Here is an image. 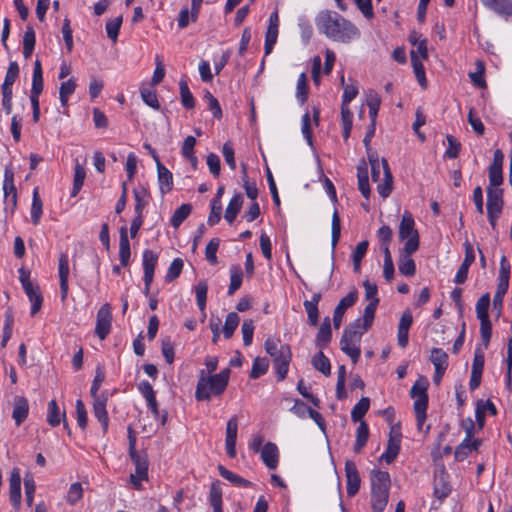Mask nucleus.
I'll list each match as a JSON object with an SVG mask.
<instances>
[{
    "label": "nucleus",
    "instance_id": "1",
    "mask_svg": "<svg viewBox=\"0 0 512 512\" xmlns=\"http://www.w3.org/2000/svg\"><path fill=\"white\" fill-rule=\"evenodd\" d=\"M315 25L320 33L336 42L348 43L359 36L357 27L334 11H320Z\"/></svg>",
    "mask_w": 512,
    "mask_h": 512
},
{
    "label": "nucleus",
    "instance_id": "2",
    "mask_svg": "<svg viewBox=\"0 0 512 512\" xmlns=\"http://www.w3.org/2000/svg\"><path fill=\"white\" fill-rule=\"evenodd\" d=\"M264 348L267 354L272 358L278 380L283 381L287 376L289 364L292 359L290 346L281 343L279 339L268 337L265 340Z\"/></svg>",
    "mask_w": 512,
    "mask_h": 512
},
{
    "label": "nucleus",
    "instance_id": "3",
    "mask_svg": "<svg viewBox=\"0 0 512 512\" xmlns=\"http://www.w3.org/2000/svg\"><path fill=\"white\" fill-rule=\"evenodd\" d=\"M230 373V369L226 368L212 376H201L196 386V399L209 400L212 395H221L228 385Z\"/></svg>",
    "mask_w": 512,
    "mask_h": 512
},
{
    "label": "nucleus",
    "instance_id": "4",
    "mask_svg": "<svg viewBox=\"0 0 512 512\" xmlns=\"http://www.w3.org/2000/svg\"><path fill=\"white\" fill-rule=\"evenodd\" d=\"M390 476L386 471L371 472V507L373 512H383L389 497Z\"/></svg>",
    "mask_w": 512,
    "mask_h": 512
},
{
    "label": "nucleus",
    "instance_id": "5",
    "mask_svg": "<svg viewBox=\"0 0 512 512\" xmlns=\"http://www.w3.org/2000/svg\"><path fill=\"white\" fill-rule=\"evenodd\" d=\"M428 381L425 377H420L412 386L410 395L415 399L414 411L418 429H421L426 420V410L428 407Z\"/></svg>",
    "mask_w": 512,
    "mask_h": 512
},
{
    "label": "nucleus",
    "instance_id": "6",
    "mask_svg": "<svg viewBox=\"0 0 512 512\" xmlns=\"http://www.w3.org/2000/svg\"><path fill=\"white\" fill-rule=\"evenodd\" d=\"M414 225L412 215L404 212L399 225V239L405 241L403 249L407 253H415L419 248V234Z\"/></svg>",
    "mask_w": 512,
    "mask_h": 512
},
{
    "label": "nucleus",
    "instance_id": "7",
    "mask_svg": "<svg viewBox=\"0 0 512 512\" xmlns=\"http://www.w3.org/2000/svg\"><path fill=\"white\" fill-rule=\"evenodd\" d=\"M372 180L377 182V191L382 198H387L392 191L393 177L385 158L380 164L371 166Z\"/></svg>",
    "mask_w": 512,
    "mask_h": 512
},
{
    "label": "nucleus",
    "instance_id": "8",
    "mask_svg": "<svg viewBox=\"0 0 512 512\" xmlns=\"http://www.w3.org/2000/svg\"><path fill=\"white\" fill-rule=\"evenodd\" d=\"M364 332L355 329H346L340 340L341 350L347 354L353 363H356L360 357V339Z\"/></svg>",
    "mask_w": 512,
    "mask_h": 512
},
{
    "label": "nucleus",
    "instance_id": "9",
    "mask_svg": "<svg viewBox=\"0 0 512 512\" xmlns=\"http://www.w3.org/2000/svg\"><path fill=\"white\" fill-rule=\"evenodd\" d=\"M503 191L500 188H487V215L493 230H496V222L503 209Z\"/></svg>",
    "mask_w": 512,
    "mask_h": 512
},
{
    "label": "nucleus",
    "instance_id": "10",
    "mask_svg": "<svg viewBox=\"0 0 512 512\" xmlns=\"http://www.w3.org/2000/svg\"><path fill=\"white\" fill-rule=\"evenodd\" d=\"M134 466L135 472L130 475L129 481L136 490L143 488L142 482L148 481V459L146 454L139 452L129 454Z\"/></svg>",
    "mask_w": 512,
    "mask_h": 512
},
{
    "label": "nucleus",
    "instance_id": "11",
    "mask_svg": "<svg viewBox=\"0 0 512 512\" xmlns=\"http://www.w3.org/2000/svg\"><path fill=\"white\" fill-rule=\"evenodd\" d=\"M112 324V313L110 304H103L97 312L95 333L104 340L110 333Z\"/></svg>",
    "mask_w": 512,
    "mask_h": 512
},
{
    "label": "nucleus",
    "instance_id": "12",
    "mask_svg": "<svg viewBox=\"0 0 512 512\" xmlns=\"http://www.w3.org/2000/svg\"><path fill=\"white\" fill-rule=\"evenodd\" d=\"M153 159L156 162L159 190H160L161 194L164 195V194L170 192L173 188V175L161 163L156 152H153Z\"/></svg>",
    "mask_w": 512,
    "mask_h": 512
},
{
    "label": "nucleus",
    "instance_id": "13",
    "mask_svg": "<svg viewBox=\"0 0 512 512\" xmlns=\"http://www.w3.org/2000/svg\"><path fill=\"white\" fill-rule=\"evenodd\" d=\"M238 433V418L232 416L226 424L225 447L227 455L231 458L236 456V440Z\"/></svg>",
    "mask_w": 512,
    "mask_h": 512
},
{
    "label": "nucleus",
    "instance_id": "14",
    "mask_svg": "<svg viewBox=\"0 0 512 512\" xmlns=\"http://www.w3.org/2000/svg\"><path fill=\"white\" fill-rule=\"evenodd\" d=\"M345 473L347 481V494L349 497H353L359 491L361 482L357 467L354 462L346 461Z\"/></svg>",
    "mask_w": 512,
    "mask_h": 512
},
{
    "label": "nucleus",
    "instance_id": "15",
    "mask_svg": "<svg viewBox=\"0 0 512 512\" xmlns=\"http://www.w3.org/2000/svg\"><path fill=\"white\" fill-rule=\"evenodd\" d=\"M465 258L461 266L459 267L454 281L457 284H462L466 281L468 275V269L475 260V252L471 243L465 242Z\"/></svg>",
    "mask_w": 512,
    "mask_h": 512
},
{
    "label": "nucleus",
    "instance_id": "16",
    "mask_svg": "<svg viewBox=\"0 0 512 512\" xmlns=\"http://www.w3.org/2000/svg\"><path fill=\"white\" fill-rule=\"evenodd\" d=\"M357 300V291L353 290L343 297L336 306L333 314V322L336 329L341 325L345 311L351 307Z\"/></svg>",
    "mask_w": 512,
    "mask_h": 512
},
{
    "label": "nucleus",
    "instance_id": "17",
    "mask_svg": "<svg viewBox=\"0 0 512 512\" xmlns=\"http://www.w3.org/2000/svg\"><path fill=\"white\" fill-rule=\"evenodd\" d=\"M9 495L14 507L21 503V476L18 468H14L9 478Z\"/></svg>",
    "mask_w": 512,
    "mask_h": 512
},
{
    "label": "nucleus",
    "instance_id": "18",
    "mask_svg": "<svg viewBox=\"0 0 512 512\" xmlns=\"http://www.w3.org/2000/svg\"><path fill=\"white\" fill-rule=\"evenodd\" d=\"M59 279H60V290L61 300L65 301L68 295V276H69V261L66 254H61L59 257Z\"/></svg>",
    "mask_w": 512,
    "mask_h": 512
},
{
    "label": "nucleus",
    "instance_id": "19",
    "mask_svg": "<svg viewBox=\"0 0 512 512\" xmlns=\"http://www.w3.org/2000/svg\"><path fill=\"white\" fill-rule=\"evenodd\" d=\"M400 450V434L391 429L390 438L388 440L387 448L385 453H383L380 457L381 460L386 461L388 464L393 462L397 457Z\"/></svg>",
    "mask_w": 512,
    "mask_h": 512
},
{
    "label": "nucleus",
    "instance_id": "20",
    "mask_svg": "<svg viewBox=\"0 0 512 512\" xmlns=\"http://www.w3.org/2000/svg\"><path fill=\"white\" fill-rule=\"evenodd\" d=\"M261 459L269 469H275L279 462V451L272 442H267L261 449Z\"/></svg>",
    "mask_w": 512,
    "mask_h": 512
},
{
    "label": "nucleus",
    "instance_id": "21",
    "mask_svg": "<svg viewBox=\"0 0 512 512\" xmlns=\"http://www.w3.org/2000/svg\"><path fill=\"white\" fill-rule=\"evenodd\" d=\"M93 412H94V416L101 423L103 431L106 432L108 429L109 418H108V414H107V410H106V398L105 397L94 398Z\"/></svg>",
    "mask_w": 512,
    "mask_h": 512
},
{
    "label": "nucleus",
    "instance_id": "22",
    "mask_svg": "<svg viewBox=\"0 0 512 512\" xmlns=\"http://www.w3.org/2000/svg\"><path fill=\"white\" fill-rule=\"evenodd\" d=\"M131 251L130 243L127 236V228L125 226L120 229L119 241V259L122 266L126 267L129 264Z\"/></svg>",
    "mask_w": 512,
    "mask_h": 512
},
{
    "label": "nucleus",
    "instance_id": "23",
    "mask_svg": "<svg viewBox=\"0 0 512 512\" xmlns=\"http://www.w3.org/2000/svg\"><path fill=\"white\" fill-rule=\"evenodd\" d=\"M483 5L493 10L499 15L511 16L512 15V2L511 0H481Z\"/></svg>",
    "mask_w": 512,
    "mask_h": 512
},
{
    "label": "nucleus",
    "instance_id": "24",
    "mask_svg": "<svg viewBox=\"0 0 512 512\" xmlns=\"http://www.w3.org/2000/svg\"><path fill=\"white\" fill-rule=\"evenodd\" d=\"M28 410V401L24 397H16L12 417L17 425H20L27 418Z\"/></svg>",
    "mask_w": 512,
    "mask_h": 512
},
{
    "label": "nucleus",
    "instance_id": "25",
    "mask_svg": "<svg viewBox=\"0 0 512 512\" xmlns=\"http://www.w3.org/2000/svg\"><path fill=\"white\" fill-rule=\"evenodd\" d=\"M413 253H407L402 249L398 264L399 272L404 276H413L416 271L414 260L411 258Z\"/></svg>",
    "mask_w": 512,
    "mask_h": 512
},
{
    "label": "nucleus",
    "instance_id": "26",
    "mask_svg": "<svg viewBox=\"0 0 512 512\" xmlns=\"http://www.w3.org/2000/svg\"><path fill=\"white\" fill-rule=\"evenodd\" d=\"M157 255L151 250H145L143 253V270H144V278H146L147 282L150 278L154 277V271L157 264Z\"/></svg>",
    "mask_w": 512,
    "mask_h": 512
},
{
    "label": "nucleus",
    "instance_id": "27",
    "mask_svg": "<svg viewBox=\"0 0 512 512\" xmlns=\"http://www.w3.org/2000/svg\"><path fill=\"white\" fill-rule=\"evenodd\" d=\"M196 144V139L193 136H187L182 144L181 153L184 158H186L195 169L197 167L198 159L194 153V147Z\"/></svg>",
    "mask_w": 512,
    "mask_h": 512
},
{
    "label": "nucleus",
    "instance_id": "28",
    "mask_svg": "<svg viewBox=\"0 0 512 512\" xmlns=\"http://www.w3.org/2000/svg\"><path fill=\"white\" fill-rule=\"evenodd\" d=\"M243 204V197L237 194L232 197L226 210L224 218L228 223H233Z\"/></svg>",
    "mask_w": 512,
    "mask_h": 512
},
{
    "label": "nucleus",
    "instance_id": "29",
    "mask_svg": "<svg viewBox=\"0 0 512 512\" xmlns=\"http://www.w3.org/2000/svg\"><path fill=\"white\" fill-rule=\"evenodd\" d=\"M331 325H330V319L327 317L322 322L319 331L317 333L316 338V344L318 347L323 348L325 347L331 340Z\"/></svg>",
    "mask_w": 512,
    "mask_h": 512
},
{
    "label": "nucleus",
    "instance_id": "30",
    "mask_svg": "<svg viewBox=\"0 0 512 512\" xmlns=\"http://www.w3.org/2000/svg\"><path fill=\"white\" fill-rule=\"evenodd\" d=\"M218 471L220 473V475L226 479L227 481L231 482L232 484H234L235 486H238V487H250L252 485V483L244 478H242L241 476L233 473L232 471L226 469L225 467L223 466H218Z\"/></svg>",
    "mask_w": 512,
    "mask_h": 512
},
{
    "label": "nucleus",
    "instance_id": "31",
    "mask_svg": "<svg viewBox=\"0 0 512 512\" xmlns=\"http://www.w3.org/2000/svg\"><path fill=\"white\" fill-rule=\"evenodd\" d=\"M43 213V203L38 193V188H35L32 196L31 205V221L34 225L40 222Z\"/></svg>",
    "mask_w": 512,
    "mask_h": 512
},
{
    "label": "nucleus",
    "instance_id": "32",
    "mask_svg": "<svg viewBox=\"0 0 512 512\" xmlns=\"http://www.w3.org/2000/svg\"><path fill=\"white\" fill-rule=\"evenodd\" d=\"M86 177V171L84 167L76 161L75 170H74V180H73V188L71 192V196L75 197L79 191L81 190L84 180Z\"/></svg>",
    "mask_w": 512,
    "mask_h": 512
},
{
    "label": "nucleus",
    "instance_id": "33",
    "mask_svg": "<svg viewBox=\"0 0 512 512\" xmlns=\"http://www.w3.org/2000/svg\"><path fill=\"white\" fill-rule=\"evenodd\" d=\"M35 46V32L33 27H27L23 36V56L28 59L31 57Z\"/></svg>",
    "mask_w": 512,
    "mask_h": 512
},
{
    "label": "nucleus",
    "instance_id": "34",
    "mask_svg": "<svg viewBox=\"0 0 512 512\" xmlns=\"http://www.w3.org/2000/svg\"><path fill=\"white\" fill-rule=\"evenodd\" d=\"M430 361L435 369H447L448 367V355L440 348L431 350Z\"/></svg>",
    "mask_w": 512,
    "mask_h": 512
},
{
    "label": "nucleus",
    "instance_id": "35",
    "mask_svg": "<svg viewBox=\"0 0 512 512\" xmlns=\"http://www.w3.org/2000/svg\"><path fill=\"white\" fill-rule=\"evenodd\" d=\"M312 365L313 367L323 373L324 375L328 376L331 373V365L329 359L323 354L322 351L318 352L315 356L312 358Z\"/></svg>",
    "mask_w": 512,
    "mask_h": 512
},
{
    "label": "nucleus",
    "instance_id": "36",
    "mask_svg": "<svg viewBox=\"0 0 512 512\" xmlns=\"http://www.w3.org/2000/svg\"><path fill=\"white\" fill-rule=\"evenodd\" d=\"M42 91H43L42 67H41V62L39 60H36L34 63V69H33L31 92H35V94H41Z\"/></svg>",
    "mask_w": 512,
    "mask_h": 512
},
{
    "label": "nucleus",
    "instance_id": "37",
    "mask_svg": "<svg viewBox=\"0 0 512 512\" xmlns=\"http://www.w3.org/2000/svg\"><path fill=\"white\" fill-rule=\"evenodd\" d=\"M370 407V400L367 397H362L351 411V419L354 422L362 421L361 419L367 413Z\"/></svg>",
    "mask_w": 512,
    "mask_h": 512
},
{
    "label": "nucleus",
    "instance_id": "38",
    "mask_svg": "<svg viewBox=\"0 0 512 512\" xmlns=\"http://www.w3.org/2000/svg\"><path fill=\"white\" fill-rule=\"evenodd\" d=\"M20 273V282L23 286V289L28 296V298H32L34 295H37L40 290L38 286H34L30 280V274L29 272L25 271L24 269L19 270Z\"/></svg>",
    "mask_w": 512,
    "mask_h": 512
},
{
    "label": "nucleus",
    "instance_id": "39",
    "mask_svg": "<svg viewBox=\"0 0 512 512\" xmlns=\"http://www.w3.org/2000/svg\"><path fill=\"white\" fill-rule=\"evenodd\" d=\"M191 210L192 207L190 204H182L173 213L171 217V225L174 228H178L183 223V221L189 216Z\"/></svg>",
    "mask_w": 512,
    "mask_h": 512
},
{
    "label": "nucleus",
    "instance_id": "40",
    "mask_svg": "<svg viewBox=\"0 0 512 512\" xmlns=\"http://www.w3.org/2000/svg\"><path fill=\"white\" fill-rule=\"evenodd\" d=\"M64 415H65V413L60 411L55 400H51L48 403L47 422L51 426H53V427L58 426L61 422L62 416H64Z\"/></svg>",
    "mask_w": 512,
    "mask_h": 512
},
{
    "label": "nucleus",
    "instance_id": "41",
    "mask_svg": "<svg viewBox=\"0 0 512 512\" xmlns=\"http://www.w3.org/2000/svg\"><path fill=\"white\" fill-rule=\"evenodd\" d=\"M369 436V428L365 421H361L357 428V435L354 450L355 452H360L361 449L365 446Z\"/></svg>",
    "mask_w": 512,
    "mask_h": 512
},
{
    "label": "nucleus",
    "instance_id": "42",
    "mask_svg": "<svg viewBox=\"0 0 512 512\" xmlns=\"http://www.w3.org/2000/svg\"><path fill=\"white\" fill-rule=\"evenodd\" d=\"M411 63L415 73V76L422 87L426 86V77L424 66L419 58L416 56V51H411Z\"/></svg>",
    "mask_w": 512,
    "mask_h": 512
},
{
    "label": "nucleus",
    "instance_id": "43",
    "mask_svg": "<svg viewBox=\"0 0 512 512\" xmlns=\"http://www.w3.org/2000/svg\"><path fill=\"white\" fill-rule=\"evenodd\" d=\"M239 322H240V318L237 313L230 312L227 315L225 324L223 327V334H224L225 338L229 339L232 337L234 331L236 330V328L239 325Z\"/></svg>",
    "mask_w": 512,
    "mask_h": 512
},
{
    "label": "nucleus",
    "instance_id": "44",
    "mask_svg": "<svg viewBox=\"0 0 512 512\" xmlns=\"http://www.w3.org/2000/svg\"><path fill=\"white\" fill-rule=\"evenodd\" d=\"M368 241L364 240L357 244L353 251V268L355 272H359L361 268V261L368 249Z\"/></svg>",
    "mask_w": 512,
    "mask_h": 512
},
{
    "label": "nucleus",
    "instance_id": "45",
    "mask_svg": "<svg viewBox=\"0 0 512 512\" xmlns=\"http://www.w3.org/2000/svg\"><path fill=\"white\" fill-rule=\"evenodd\" d=\"M379 300H374L369 302V304L364 309L363 315V326L360 331L366 332L372 325L375 316V310L378 305Z\"/></svg>",
    "mask_w": 512,
    "mask_h": 512
},
{
    "label": "nucleus",
    "instance_id": "46",
    "mask_svg": "<svg viewBox=\"0 0 512 512\" xmlns=\"http://www.w3.org/2000/svg\"><path fill=\"white\" fill-rule=\"evenodd\" d=\"M358 188L361 194L368 199L370 196V187L366 167H358Z\"/></svg>",
    "mask_w": 512,
    "mask_h": 512
},
{
    "label": "nucleus",
    "instance_id": "47",
    "mask_svg": "<svg viewBox=\"0 0 512 512\" xmlns=\"http://www.w3.org/2000/svg\"><path fill=\"white\" fill-rule=\"evenodd\" d=\"M122 22H123V17L122 16H118V17H115L114 19H110L106 23L105 29H106L107 36L113 42L117 41L119 30L121 28Z\"/></svg>",
    "mask_w": 512,
    "mask_h": 512
},
{
    "label": "nucleus",
    "instance_id": "48",
    "mask_svg": "<svg viewBox=\"0 0 512 512\" xmlns=\"http://www.w3.org/2000/svg\"><path fill=\"white\" fill-rule=\"evenodd\" d=\"M75 89L76 83L74 79H69L61 84L59 90V97L62 106L67 105L69 96L74 93Z\"/></svg>",
    "mask_w": 512,
    "mask_h": 512
},
{
    "label": "nucleus",
    "instance_id": "49",
    "mask_svg": "<svg viewBox=\"0 0 512 512\" xmlns=\"http://www.w3.org/2000/svg\"><path fill=\"white\" fill-rule=\"evenodd\" d=\"M490 295L488 293L482 295L476 303V314L479 320L489 319Z\"/></svg>",
    "mask_w": 512,
    "mask_h": 512
},
{
    "label": "nucleus",
    "instance_id": "50",
    "mask_svg": "<svg viewBox=\"0 0 512 512\" xmlns=\"http://www.w3.org/2000/svg\"><path fill=\"white\" fill-rule=\"evenodd\" d=\"M269 362L266 358L257 357L254 362L250 372V377L252 379H257L263 374H265L268 370Z\"/></svg>",
    "mask_w": 512,
    "mask_h": 512
},
{
    "label": "nucleus",
    "instance_id": "51",
    "mask_svg": "<svg viewBox=\"0 0 512 512\" xmlns=\"http://www.w3.org/2000/svg\"><path fill=\"white\" fill-rule=\"evenodd\" d=\"M4 197L17 195L16 187L14 185V173L11 169H5L4 182H3Z\"/></svg>",
    "mask_w": 512,
    "mask_h": 512
},
{
    "label": "nucleus",
    "instance_id": "52",
    "mask_svg": "<svg viewBox=\"0 0 512 512\" xmlns=\"http://www.w3.org/2000/svg\"><path fill=\"white\" fill-rule=\"evenodd\" d=\"M484 71L485 67L482 61L476 62V71L469 73V78L472 83L477 87L484 88L486 87V82L484 80Z\"/></svg>",
    "mask_w": 512,
    "mask_h": 512
},
{
    "label": "nucleus",
    "instance_id": "53",
    "mask_svg": "<svg viewBox=\"0 0 512 512\" xmlns=\"http://www.w3.org/2000/svg\"><path fill=\"white\" fill-rule=\"evenodd\" d=\"M19 75V66L16 62H10L9 67L7 69L4 82L2 84V88L12 89L14 82L16 81Z\"/></svg>",
    "mask_w": 512,
    "mask_h": 512
},
{
    "label": "nucleus",
    "instance_id": "54",
    "mask_svg": "<svg viewBox=\"0 0 512 512\" xmlns=\"http://www.w3.org/2000/svg\"><path fill=\"white\" fill-rule=\"evenodd\" d=\"M219 245V238H212L205 248V257L207 261L212 265H215L218 262L216 253L219 248Z\"/></svg>",
    "mask_w": 512,
    "mask_h": 512
},
{
    "label": "nucleus",
    "instance_id": "55",
    "mask_svg": "<svg viewBox=\"0 0 512 512\" xmlns=\"http://www.w3.org/2000/svg\"><path fill=\"white\" fill-rule=\"evenodd\" d=\"M242 284V271L239 267H232L230 269V285L228 288V294L232 295L236 290L240 288Z\"/></svg>",
    "mask_w": 512,
    "mask_h": 512
},
{
    "label": "nucleus",
    "instance_id": "56",
    "mask_svg": "<svg viewBox=\"0 0 512 512\" xmlns=\"http://www.w3.org/2000/svg\"><path fill=\"white\" fill-rule=\"evenodd\" d=\"M141 98L144 101L145 104H147L149 107L153 109H159L160 104L157 99V95L155 91L147 88V87H141L140 89Z\"/></svg>",
    "mask_w": 512,
    "mask_h": 512
},
{
    "label": "nucleus",
    "instance_id": "57",
    "mask_svg": "<svg viewBox=\"0 0 512 512\" xmlns=\"http://www.w3.org/2000/svg\"><path fill=\"white\" fill-rule=\"evenodd\" d=\"M308 96L307 76L305 73H301L297 80L296 98L304 103Z\"/></svg>",
    "mask_w": 512,
    "mask_h": 512
},
{
    "label": "nucleus",
    "instance_id": "58",
    "mask_svg": "<svg viewBox=\"0 0 512 512\" xmlns=\"http://www.w3.org/2000/svg\"><path fill=\"white\" fill-rule=\"evenodd\" d=\"M208 286L205 281H200L195 287L197 305L201 311L205 310Z\"/></svg>",
    "mask_w": 512,
    "mask_h": 512
},
{
    "label": "nucleus",
    "instance_id": "59",
    "mask_svg": "<svg viewBox=\"0 0 512 512\" xmlns=\"http://www.w3.org/2000/svg\"><path fill=\"white\" fill-rule=\"evenodd\" d=\"M180 95H181V102L184 107L191 109L194 107V97L192 93L189 90V87L186 83V81H180Z\"/></svg>",
    "mask_w": 512,
    "mask_h": 512
},
{
    "label": "nucleus",
    "instance_id": "60",
    "mask_svg": "<svg viewBox=\"0 0 512 512\" xmlns=\"http://www.w3.org/2000/svg\"><path fill=\"white\" fill-rule=\"evenodd\" d=\"M381 99L379 95L375 92H370L367 96V106L369 108V115L372 119V122L375 121L377 116L379 107H380Z\"/></svg>",
    "mask_w": 512,
    "mask_h": 512
},
{
    "label": "nucleus",
    "instance_id": "61",
    "mask_svg": "<svg viewBox=\"0 0 512 512\" xmlns=\"http://www.w3.org/2000/svg\"><path fill=\"white\" fill-rule=\"evenodd\" d=\"M222 205L219 199H213L211 202V212L208 217V224L213 226L217 224L221 219Z\"/></svg>",
    "mask_w": 512,
    "mask_h": 512
},
{
    "label": "nucleus",
    "instance_id": "62",
    "mask_svg": "<svg viewBox=\"0 0 512 512\" xmlns=\"http://www.w3.org/2000/svg\"><path fill=\"white\" fill-rule=\"evenodd\" d=\"M503 182L502 167L491 166L489 167V187L499 188Z\"/></svg>",
    "mask_w": 512,
    "mask_h": 512
},
{
    "label": "nucleus",
    "instance_id": "63",
    "mask_svg": "<svg viewBox=\"0 0 512 512\" xmlns=\"http://www.w3.org/2000/svg\"><path fill=\"white\" fill-rule=\"evenodd\" d=\"M277 38H278V29L268 27L266 35H265V46H264L265 55H269L272 52L274 45L277 42Z\"/></svg>",
    "mask_w": 512,
    "mask_h": 512
},
{
    "label": "nucleus",
    "instance_id": "64",
    "mask_svg": "<svg viewBox=\"0 0 512 512\" xmlns=\"http://www.w3.org/2000/svg\"><path fill=\"white\" fill-rule=\"evenodd\" d=\"M155 64L156 67L151 79L152 85H158L165 76V67L161 56L157 55L155 57Z\"/></svg>",
    "mask_w": 512,
    "mask_h": 512
}]
</instances>
